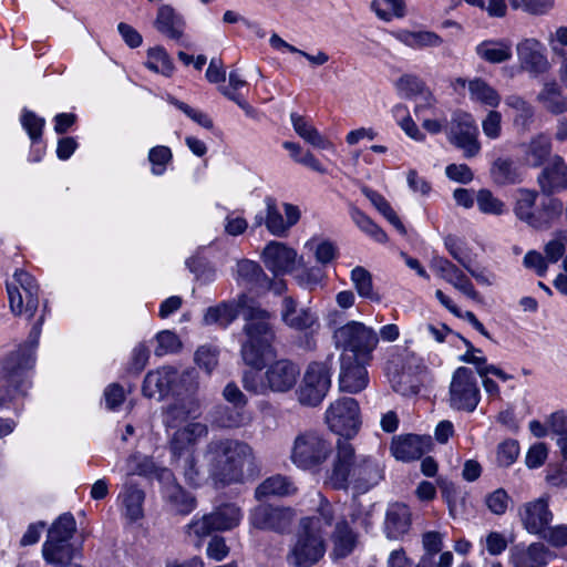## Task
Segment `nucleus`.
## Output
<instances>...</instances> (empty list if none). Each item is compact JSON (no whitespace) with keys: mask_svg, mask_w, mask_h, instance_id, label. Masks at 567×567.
<instances>
[{"mask_svg":"<svg viewBox=\"0 0 567 567\" xmlns=\"http://www.w3.org/2000/svg\"><path fill=\"white\" fill-rule=\"evenodd\" d=\"M241 315L245 320L240 354L246 364L261 369L267 359L274 357L272 342L276 334L271 324L272 315L261 308L246 293L238 296L234 302H220L206 309L203 323L226 329Z\"/></svg>","mask_w":567,"mask_h":567,"instance_id":"nucleus-1","label":"nucleus"},{"mask_svg":"<svg viewBox=\"0 0 567 567\" xmlns=\"http://www.w3.org/2000/svg\"><path fill=\"white\" fill-rule=\"evenodd\" d=\"M384 478V465L371 455L357 453L353 444L339 439L324 483L334 489L364 494Z\"/></svg>","mask_w":567,"mask_h":567,"instance_id":"nucleus-2","label":"nucleus"},{"mask_svg":"<svg viewBox=\"0 0 567 567\" xmlns=\"http://www.w3.org/2000/svg\"><path fill=\"white\" fill-rule=\"evenodd\" d=\"M43 315L32 327L28 348H20L10 353L0 363V408L25 395L30 388L29 370L34 363V349L41 334ZM16 427L12 420L0 419V439L10 434Z\"/></svg>","mask_w":567,"mask_h":567,"instance_id":"nucleus-3","label":"nucleus"},{"mask_svg":"<svg viewBox=\"0 0 567 567\" xmlns=\"http://www.w3.org/2000/svg\"><path fill=\"white\" fill-rule=\"evenodd\" d=\"M200 413V403L193 396L179 399L167 406L163 423L172 456L195 453L199 441L208 435L207 424L197 421Z\"/></svg>","mask_w":567,"mask_h":567,"instance_id":"nucleus-4","label":"nucleus"},{"mask_svg":"<svg viewBox=\"0 0 567 567\" xmlns=\"http://www.w3.org/2000/svg\"><path fill=\"white\" fill-rule=\"evenodd\" d=\"M252 455L250 445L233 439H213L203 452V458L210 468V480L215 485L240 482L244 466L252 460Z\"/></svg>","mask_w":567,"mask_h":567,"instance_id":"nucleus-5","label":"nucleus"},{"mask_svg":"<svg viewBox=\"0 0 567 567\" xmlns=\"http://www.w3.org/2000/svg\"><path fill=\"white\" fill-rule=\"evenodd\" d=\"M332 507L327 503L315 517L300 522L295 544L287 556L288 563L296 567H310L318 563L326 553L323 528L331 525Z\"/></svg>","mask_w":567,"mask_h":567,"instance_id":"nucleus-6","label":"nucleus"},{"mask_svg":"<svg viewBox=\"0 0 567 567\" xmlns=\"http://www.w3.org/2000/svg\"><path fill=\"white\" fill-rule=\"evenodd\" d=\"M243 509L235 503H224L210 513L194 516L185 526V533L190 542L199 548L203 540L213 532H227L238 527L243 520Z\"/></svg>","mask_w":567,"mask_h":567,"instance_id":"nucleus-7","label":"nucleus"},{"mask_svg":"<svg viewBox=\"0 0 567 567\" xmlns=\"http://www.w3.org/2000/svg\"><path fill=\"white\" fill-rule=\"evenodd\" d=\"M331 452V443L322 433L308 430L295 437L290 460L300 470L313 471L326 463Z\"/></svg>","mask_w":567,"mask_h":567,"instance_id":"nucleus-8","label":"nucleus"},{"mask_svg":"<svg viewBox=\"0 0 567 567\" xmlns=\"http://www.w3.org/2000/svg\"><path fill=\"white\" fill-rule=\"evenodd\" d=\"M334 340L338 347L350 351L355 359L369 362L372 352L379 343L375 330L359 321H350L334 332Z\"/></svg>","mask_w":567,"mask_h":567,"instance_id":"nucleus-9","label":"nucleus"},{"mask_svg":"<svg viewBox=\"0 0 567 567\" xmlns=\"http://www.w3.org/2000/svg\"><path fill=\"white\" fill-rule=\"evenodd\" d=\"M331 358L308 364L297 391L302 405L317 406L323 401L331 388Z\"/></svg>","mask_w":567,"mask_h":567,"instance_id":"nucleus-10","label":"nucleus"},{"mask_svg":"<svg viewBox=\"0 0 567 567\" xmlns=\"http://www.w3.org/2000/svg\"><path fill=\"white\" fill-rule=\"evenodd\" d=\"M329 430L349 441L353 439L361 427V412L359 403L353 398H339L330 403L324 413Z\"/></svg>","mask_w":567,"mask_h":567,"instance_id":"nucleus-11","label":"nucleus"},{"mask_svg":"<svg viewBox=\"0 0 567 567\" xmlns=\"http://www.w3.org/2000/svg\"><path fill=\"white\" fill-rule=\"evenodd\" d=\"M7 290L11 311L17 316L33 318L39 307V285L35 279L24 270H17L7 284Z\"/></svg>","mask_w":567,"mask_h":567,"instance_id":"nucleus-12","label":"nucleus"},{"mask_svg":"<svg viewBox=\"0 0 567 567\" xmlns=\"http://www.w3.org/2000/svg\"><path fill=\"white\" fill-rule=\"evenodd\" d=\"M478 128L472 114L463 111L455 112L446 128L447 141L462 151L465 158H473L481 152Z\"/></svg>","mask_w":567,"mask_h":567,"instance_id":"nucleus-13","label":"nucleus"},{"mask_svg":"<svg viewBox=\"0 0 567 567\" xmlns=\"http://www.w3.org/2000/svg\"><path fill=\"white\" fill-rule=\"evenodd\" d=\"M449 394L452 409L467 412L476 409L480 402V390L471 369L460 367L454 371Z\"/></svg>","mask_w":567,"mask_h":567,"instance_id":"nucleus-14","label":"nucleus"},{"mask_svg":"<svg viewBox=\"0 0 567 567\" xmlns=\"http://www.w3.org/2000/svg\"><path fill=\"white\" fill-rule=\"evenodd\" d=\"M296 513L290 507L259 504L250 509L248 523L251 528L284 534L290 530Z\"/></svg>","mask_w":567,"mask_h":567,"instance_id":"nucleus-15","label":"nucleus"},{"mask_svg":"<svg viewBox=\"0 0 567 567\" xmlns=\"http://www.w3.org/2000/svg\"><path fill=\"white\" fill-rule=\"evenodd\" d=\"M516 55L519 70L532 78L544 75L551 69L546 47L538 39H522L516 44Z\"/></svg>","mask_w":567,"mask_h":567,"instance_id":"nucleus-16","label":"nucleus"},{"mask_svg":"<svg viewBox=\"0 0 567 567\" xmlns=\"http://www.w3.org/2000/svg\"><path fill=\"white\" fill-rule=\"evenodd\" d=\"M518 515L524 528L535 535H544L553 520L549 509V498L542 496L525 503L518 509Z\"/></svg>","mask_w":567,"mask_h":567,"instance_id":"nucleus-17","label":"nucleus"},{"mask_svg":"<svg viewBox=\"0 0 567 567\" xmlns=\"http://www.w3.org/2000/svg\"><path fill=\"white\" fill-rule=\"evenodd\" d=\"M452 89L457 94L468 92L472 102L496 109L501 104V94L486 80L475 76L473 79L456 78L451 83Z\"/></svg>","mask_w":567,"mask_h":567,"instance_id":"nucleus-18","label":"nucleus"},{"mask_svg":"<svg viewBox=\"0 0 567 567\" xmlns=\"http://www.w3.org/2000/svg\"><path fill=\"white\" fill-rule=\"evenodd\" d=\"M431 268L437 277L442 278L443 280L452 285L465 297L474 301L481 300L480 293L475 289L470 278L465 275L463 270H461L456 265L451 262L449 259L443 257H434L431 261Z\"/></svg>","mask_w":567,"mask_h":567,"instance_id":"nucleus-19","label":"nucleus"},{"mask_svg":"<svg viewBox=\"0 0 567 567\" xmlns=\"http://www.w3.org/2000/svg\"><path fill=\"white\" fill-rule=\"evenodd\" d=\"M299 375V368L293 362L286 359L275 361L265 372L269 391L276 393H286L293 389Z\"/></svg>","mask_w":567,"mask_h":567,"instance_id":"nucleus-20","label":"nucleus"},{"mask_svg":"<svg viewBox=\"0 0 567 567\" xmlns=\"http://www.w3.org/2000/svg\"><path fill=\"white\" fill-rule=\"evenodd\" d=\"M365 363L350 355L342 357L339 375L340 391L355 394L368 386L369 375L364 367Z\"/></svg>","mask_w":567,"mask_h":567,"instance_id":"nucleus-21","label":"nucleus"},{"mask_svg":"<svg viewBox=\"0 0 567 567\" xmlns=\"http://www.w3.org/2000/svg\"><path fill=\"white\" fill-rule=\"evenodd\" d=\"M173 458L187 484L200 486L210 478V468L206 465L203 455L195 452L173 456Z\"/></svg>","mask_w":567,"mask_h":567,"instance_id":"nucleus-22","label":"nucleus"},{"mask_svg":"<svg viewBox=\"0 0 567 567\" xmlns=\"http://www.w3.org/2000/svg\"><path fill=\"white\" fill-rule=\"evenodd\" d=\"M544 194L550 195L567 189V165L561 156L555 155L538 176Z\"/></svg>","mask_w":567,"mask_h":567,"instance_id":"nucleus-23","label":"nucleus"},{"mask_svg":"<svg viewBox=\"0 0 567 567\" xmlns=\"http://www.w3.org/2000/svg\"><path fill=\"white\" fill-rule=\"evenodd\" d=\"M265 266L274 274L291 271L297 258V252L282 243L270 241L262 251Z\"/></svg>","mask_w":567,"mask_h":567,"instance_id":"nucleus-24","label":"nucleus"},{"mask_svg":"<svg viewBox=\"0 0 567 567\" xmlns=\"http://www.w3.org/2000/svg\"><path fill=\"white\" fill-rule=\"evenodd\" d=\"M535 101L544 112L550 115L567 113V94L555 80L543 83Z\"/></svg>","mask_w":567,"mask_h":567,"instance_id":"nucleus-25","label":"nucleus"},{"mask_svg":"<svg viewBox=\"0 0 567 567\" xmlns=\"http://www.w3.org/2000/svg\"><path fill=\"white\" fill-rule=\"evenodd\" d=\"M280 316L286 326L297 331L312 329L318 322L315 312L306 308L299 309L291 297L284 298Z\"/></svg>","mask_w":567,"mask_h":567,"instance_id":"nucleus-26","label":"nucleus"},{"mask_svg":"<svg viewBox=\"0 0 567 567\" xmlns=\"http://www.w3.org/2000/svg\"><path fill=\"white\" fill-rule=\"evenodd\" d=\"M176 379L177 371L168 367L148 372L144 380L143 392L148 398H163L174 391Z\"/></svg>","mask_w":567,"mask_h":567,"instance_id":"nucleus-27","label":"nucleus"},{"mask_svg":"<svg viewBox=\"0 0 567 567\" xmlns=\"http://www.w3.org/2000/svg\"><path fill=\"white\" fill-rule=\"evenodd\" d=\"M550 559V551L542 543H534L527 547L516 546L511 554L514 567H545Z\"/></svg>","mask_w":567,"mask_h":567,"instance_id":"nucleus-28","label":"nucleus"},{"mask_svg":"<svg viewBox=\"0 0 567 567\" xmlns=\"http://www.w3.org/2000/svg\"><path fill=\"white\" fill-rule=\"evenodd\" d=\"M144 499V492L130 482L122 485L121 492L117 496L121 511L130 522H136L143 517Z\"/></svg>","mask_w":567,"mask_h":567,"instance_id":"nucleus-29","label":"nucleus"},{"mask_svg":"<svg viewBox=\"0 0 567 567\" xmlns=\"http://www.w3.org/2000/svg\"><path fill=\"white\" fill-rule=\"evenodd\" d=\"M537 192L529 189H519L517 193L514 213L518 219L526 223L528 226L542 229L546 224L545 219L538 216V208L535 207Z\"/></svg>","mask_w":567,"mask_h":567,"instance_id":"nucleus-30","label":"nucleus"},{"mask_svg":"<svg viewBox=\"0 0 567 567\" xmlns=\"http://www.w3.org/2000/svg\"><path fill=\"white\" fill-rule=\"evenodd\" d=\"M522 161L530 167L544 164L551 153L550 137L544 133L533 136L527 143L520 145Z\"/></svg>","mask_w":567,"mask_h":567,"instance_id":"nucleus-31","label":"nucleus"},{"mask_svg":"<svg viewBox=\"0 0 567 567\" xmlns=\"http://www.w3.org/2000/svg\"><path fill=\"white\" fill-rule=\"evenodd\" d=\"M476 55L492 64H501L513 55L512 42L507 39H487L475 47Z\"/></svg>","mask_w":567,"mask_h":567,"instance_id":"nucleus-32","label":"nucleus"},{"mask_svg":"<svg viewBox=\"0 0 567 567\" xmlns=\"http://www.w3.org/2000/svg\"><path fill=\"white\" fill-rule=\"evenodd\" d=\"M411 525V514L406 505L395 503L388 507L384 529L386 537L399 539L404 536Z\"/></svg>","mask_w":567,"mask_h":567,"instance_id":"nucleus-33","label":"nucleus"},{"mask_svg":"<svg viewBox=\"0 0 567 567\" xmlns=\"http://www.w3.org/2000/svg\"><path fill=\"white\" fill-rule=\"evenodd\" d=\"M426 441L417 435L399 436L392 441V455L400 461L409 462L420 458L425 453Z\"/></svg>","mask_w":567,"mask_h":567,"instance_id":"nucleus-34","label":"nucleus"},{"mask_svg":"<svg viewBox=\"0 0 567 567\" xmlns=\"http://www.w3.org/2000/svg\"><path fill=\"white\" fill-rule=\"evenodd\" d=\"M394 38L402 44L414 50L439 48L444 42L441 35L429 30H400L394 33Z\"/></svg>","mask_w":567,"mask_h":567,"instance_id":"nucleus-35","label":"nucleus"},{"mask_svg":"<svg viewBox=\"0 0 567 567\" xmlns=\"http://www.w3.org/2000/svg\"><path fill=\"white\" fill-rule=\"evenodd\" d=\"M154 25L164 35L178 40L183 34L184 21L171 6L162 4L157 10Z\"/></svg>","mask_w":567,"mask_h":567,"instance_id":"nucleus-36","label":"nucleus"},{"mask_svg":"<svg viewBox=\"0 0 567 567\" xmlns=\"http://www.w3.org/2000/svg\"><path fill=\"white\" fill-rule=\"evenodd\" d=\"M505 105L515 112L514 126L520 132H527L534 122L535 111L533 105L518 94H509L505 97Z\"/></svg>","mask_w":567,"mask_h":567,"instance_id":"nucleus-37","label":"nucleus"},{"mask_svg":"<svg viewBox=\"0 0 567 567\" xmlns=\"http://www.w3.org/2000/svg\"><path fill=\"white\" fill-rule=\"evenodd\" d=\"M297 487L287 476L274 475L266 478L255 491V497L262 499L270 496H289L295 494Z\"/></svg>","mask_w":567,"mask_h":567,"instance_id":"nucleus-38","label":"nucleus"},{"mask_svg":"<svg viewBox=\"0 0 567 567\" xmlns=\"http://www.w3.org/2000/svg\"><path fill=\"white\" fill-rule=\"evenodd\" d=\"M213 422L221 429H238L248 425L251 415L241 406H219Z\"/></svg>","mask_w":567,"mask_h":567,"instance_id":"nucleus-39","label":"nucleus"},{"mask_svg":"<svg viewBox=\"0 0 567 567\" xmlns=\"http://www.w3.org/2000/svg\"><path fill=\"white\" fill-rule=\"evenodd\" d=\"M362 194L370 200L374 208L401 234L405 235L406 229L396 215L390 203L380 193L363 185L361 186Z\"/></svg>","mask_w":567,"mask_h":567,"instance_id":"nucleus-40","label":"nucleus"},{"mask_svg":"<svg viewBox=\"0 0 567 567\" xmlns=\"http://www.w3.org/2000/svg\"><path fill=\"white\" fill-rule=\"evenodd\" d=\"M236 281L250 288H264L266 275L261 267L251 260L243 259L237 262Z\"/></svg>","mask_w":567,"mask_h":567,"instance_id":"nucleus-41","label":"nucleus"},{"mask_svg":"<svg viewBox=\"0 0 567 567\" xmlns=\"http://www.w3.org/2000/svg\"><path fill=\"white\" fill-rule=\"evenodd\" d=\"M332 556L334 558H343L352 553L357 545V536L346 522L337 524L332 535Z\"/></svg>","mask_w":567,"mask_h":567,"instance_id":"nucleus-42","label":"nucleus"},{"mask_svg":"<svg viewBox=\"0 0 567 567\" xmlns=\"http://www.w3.org/2000/svg\"><path fill=\"white\" fill-rule=\"evenodd\" d=\"M290 118L296 133L307 143L320 150H328L331 147V143L324 138L312 125H310L301 115L291 113Z\"/></svg>","mask_w":567,"mask_h":567,"instance_id":"nucleus-43","label":"nucleus"},{"mask_svg":"<svg viewBox=\"0 0 567 567\" xmlns=\"http://www.w3.org/2000/svg\"><path fill=\"white\" fill-rule=\"evenodd\" d=\"M265 203V226L267 230L277 237L287 235L286 224L281 212L278 208L277 200L267 196Z\"/></svg>","mask_w":567,"mask_h":567,"instance_id":"nucleus-44","label":"nucleus"},{"mask_svg":"<svg viewBox=\"0 0 567 567\" xmlns=\"http://www.w3.org/2000/svg\"><path fill=\"white\" fill-rule=\"evenodd\" d=\"M75 549L69 542L45 540L42 555L49 564H63L74 558Z\"/></svg>","mask_w":567,"mask_h":567,"instance_id":"nucleus-45","label":"nucleus"},{"mask_svg":"<svg viewBox=\"0 0 567 567\" xmlns=\"http://www.w3.org/2000/svg\"><path fill=\"white\" fill-rule=\"evenodd\" d=\"M351 281L361 298L379 302L380 295L373 289L371 274L363 267L357 266L351 270Z\"/></svg>","mask_w":567,"mask_h":567,"instance_id":"nucleus-46","label":"nucleus"},{"mask_svg":"<svg viewBox=\"0 0 567 567\" xmlns=\"http://www.w3.org/2000/svg\"><path fill=\"white\" fill-rule=\"evenodd\" d=\"M391 368L400 369L402 373H417L423 369V360L414 352L402 349L389 360V369Z\"/></svg>","mask_w":567,"mask_h":567,"instance_id":"nucleus-47","label":"nucleus"},{"mask_svg":"<svg viewBox=\"0 0 567 567\" xmlns=\"http://www.w3.org/2000/svg\"><path fill=\"white\" fill-rule=\"evenodd\" d=\"M166 498L172 507L181 514H189L196 508V499L179 485H172L166 488Z\"/></svg>","mask_w":567,"mask_h":567,"instance_id":"nucleus-48","label":"nucleus"},{"mask_svg":"<svg viewBox=\"0 0 567 567\" xmlns=\"http://www.w3.org/2000/svg\"><path fill=\"white\" fill-rule=\"evenodd\" d=\"M145 65L151 71L164 76H171L174 71V65L169 55L161 47H155L147 51Z\"/></svg>","mask_w":567,"mask_h":567,"instance_id":"nucleus-49","label":"nucleus"},{"mask_svg":"<svg viewBox=\"0 0 567 567\" xmlns=\"http://www.w3.org/2000/svg\"><path fill=\"white\" fill-rule=\"evenodd\" d=\"M350 216L353 223L368 236L378 243H385L386 234L367 214L357 207H351Z\"/></svg>","mask_w":567,"mask_h":567,"instance_id":"nucleus-50","label":"nucleus"},{"mask_svg":"<svg viewBox=\"0 0 567 567\" xmlns=\"http://www.w3.org/2000/svg\"><path fill=\"white\" fill-rule=\"evenodd\" d=\"M76 525L72 514L61 515L48 532L47 540L70 542Z\"/></svg>","mask_w":567,"mask_h":567,"instance_id":"nucleus-51","label":"nucleus"},{"mask_svg":"<svg viewBox=\"0 0 567 567\" xmlns=\"http://www.w3.org/2000/svg\"><path fill=\"white\" fill-rule=\"evenodd\" d=\"M393 115L399 126L403 132L416 142H423L425 134L421 132L413 118L410 116L408 109L404 105H395L393 107Z\"/></svg>","mask_w":567,"mask_h":567,"instance_id":"nucleus-52","label":"nucleus"},{"mask_svg":"<svg viewBox=\"0 0 567 567\" xmlns=\"http://www.w3.org/2000/svg\"><path fill=\"white\" fill-rule=\"evenodd\" d=\"M519 455V444L516 440H505L497 445L496 463L501 467L513 465Z\"/></svg>","mask_w":567,"mask_h":567,"instance_id":"nucleus-53","label":"nucleus"},{"mask_svg":"<svg viewBox=\"0 0 567 567\" xmlns=\"http://www.w3.org/2000/svg\"><path fill=\"white\" fill-rule=\"evenodd\" d=\"M21 124L33 143L41 140L42 131L45 125V120L43 117H40L34 112L24 109L21 114Z\"/></svg>","mask_w":567,"mask_h":567,"instance_id":"nucleus-54","label":"nucleus"},{"mask_svg":"<svg viewBox=\"0 0 567 567\" xmlns=\"http://www.w3.org/2000/svg\"><path fill=\"white\" fill-rule=\"evenodd\" d=\"M148 161L152 164V173L157 176L163 175L172 161V152L169 147L163 145L152 147L148 152Z\"/></svg>","mask_w":567,"mask_h":567,"instance_id":"nucleus-55","label":"nucleus"},{"mask_svg":"<svg viewBox=\"0 0 567 567\" xmlns=\"http://www.w3.org/2000/svg\"><path fill=\"white\" fill-rule=\"evenodd\" d=\"M476 202L483 214L502 215L505 212L504 203L494 197L488 189L478 190Z\"/></svg>","mask_w":567,"mask_h":567,"instance_id":"nucleus-56","label":"nucleus"},{"mask_svg":"<svg viewBox=\"0 0 567 567\" xmlns=\"http://www.w3.org/2000/svg\"><path fill=\"white\" fill-rule=\"evenodd\" d=\"M567 247V231H558L544 247L548 262H557L565 254Z\"/></svg>","mask_w":567,"mask_h":567,"instance_id":"nucleus-57","label":"nucleus"},{"mask_svg":"<svg viewBox=\"0 0 567 567\" xmlns=\"http://www.w3.org/2000/svg\"><path fill=\"white\" fill-rule=\"evenodd\" d=\"M492 175L498 184H509L516 181V173L513 167V162L507 158H498L494 162L492 167Z\"/></svg>","mask_w":567,"mask_h":567,"instance_id":"nucleus-58","label":"nucleus"},{"mask_svg":"<svg viewBox=\"0 0 567 567\" xmlns=\"http://www.w3.org/2000/svg\"><path fill=\"white\" fill-rule=\"evenodd\" d=\"M548 45L551 53L564 60L567 58V27L560 25L554 32H550L548 38Z\"/></svg>","mask_w":567,"mask_h":567,"instance_id":"nucleus-59","label":"nucleus"},{"mask_svg":"<svg viewBox=\"0 0 567 567\" xmlns=\"http://www.w3.org/2000/svg\"><path fill=\"white\" fill-rule=\"evenodd\" d=\"M442 496L445 499L450 515L456 517L463 509V496L453 483L442 485Z\"/></svg>","mask_w":567,"mask_h":567,"instance_id":"nucleus-60","label":"nucleus"},{"mask_svg":"<svg viewBox=\"0 0 567 567\" xmlns=\"http://www.w3.org/2000/svg\"><path fill=\"white\" fill-rule=\"evenodd\" d=\"M197 365L210 373L218 363V350L212 346H202L195 352Z\"/></svg>","mask_w":567,"mask_h":567,"instance_id":"nucleus-61","label":"nucleus"},{"mask_svg":"<svg viewBox=\"0 0 567 567\" xmlns=\"http://www.w3.org/2000/svg\"><path fill=\"white\" fill-rule=\"evenodd\" d=\"M440 111L441 110L436 107V99L434 95L427 89L421 91L417 95L414 110L416 116L420 118L427 115V113L437 115Z\"/></svg>","mask_w":567,"mask_h":567,"instance_id":"nucleus-62","label":"nucleus"},{"mask_svg":"<svg viewBox=\"0 0 567 567\" xmlns=\"http://www.w3.org/2000/svg\"><path fill=\"white\" fill-rule=\"evenodd\" d=\"M482 130L486 137L496 140L502 135V114L491 110L482 121Z\"/></svg>","mask_w":567,"mask_h":567,"instance_id":"nucleus-63","label":"nucleus"},{"mask_svg":"<svg viewBox=\"0 0 567 567\" xmlns=\"http://www.w3.org/2000/svg\"><path fill=\"white\" fill-rule=\"evenodd\" d=\"M509 503V496L503 488H497L489 493L485 498L487 508L495 515H503Z\"/></svg>","mask_w":567,"mask_h":567,"instance_id":"nucleus-64","label":"nucleus"}]
</instances>
